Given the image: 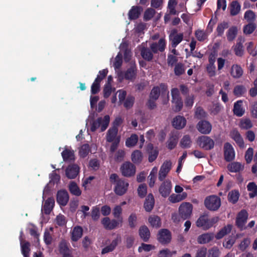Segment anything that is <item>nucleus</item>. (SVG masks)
Wrapping results in <instances>:
<instances>
[{
	"label": "nucleus",
	"mask_w": 257,
	"mask_h": 257,
	"mask_svg": "<svg viewBox=\"0 0 257 257\" xmlns=\"http://www.w3.org/2000/svg\"><path fill=\"white\" fill-rule=\"evenodd\" d=\"M183 34L179 33L178 35H176L173 37H170L169 38V41L171 43V47L175 48L179 44H180L183 39Z\"/></svg>",
	"instance_id": "obj_41"
},
{
	"label": "nucleus",
	"mask_w": 257,
	"mask_h": 257,
	"mask_svg": "<svg viewBox=\"0 0 257 257\" xmlns=\"http://www.w3.org/2000/svg\"><path fill=\"white\" fill-rule=\"evenodd\" d=\"M192 145V141L190 137L188 135H184L181 139L180 142V146L183 149L190 148Z\"/></svg>",
	"instance_id": "obj_47"
},
{
	"label": "nucleus",
	"mask_w": 257,
	"mask_h": 257,
	"mask_svg": "<svg viewBox=\"0 0 257 257\" xmlns=\"http://www.w3.org/2000/svg\"><path fill=\"white\" fill-rule=\"evenodd\" d=\"M137 68L135 64H132L130 67L124 72H121L118 74L120 79L133 81L137 76Z\"/></svg>",
	"instance_id": "obj_6"
},
{
	"label": "nucleus",
	"mask_w": 257,
	"mask_h": 257,
	"mask_svg": "<svg viewBox=\"0 0 257 257\" xmlns=\"http://www.w3.org/2000/svg\"><path fill=\"white\" fill-rule=\"evenodd\" d=\"M100 82L97 80H94L91 87V93L92 94H96L100 91Z\"/></svg>",
	"instance_id": "obj_61"
},
{
	"label": "nucleus",
	"mask_w": 257,
	"mask_h": 257,
	"mask_svg": "<svg viewBox=\"0 0 257 257\" xmlns=\"http://www.w3.org/2000/svg\"><path fill=\"white\" fill-rule=\"evenodd\" d=\"M246 92V89L242 85H238L234 87L233 89V94L237 97L242 96Z\"/></svg>",
	"instance_id": "obj_54"
},
{
	"label": "nucleus",
	"mask_w": 257,
	"mask_h": 257,
	"mask_svg": "<svg viewBox=\"0 0 257 257\" xmlns=\"http://www.w3.org/2000/svg\"><path fill=\"white\" fill-rule=\"evenodd\" d=\"M109 180L112 184L115 185L114 191L116 195L122 196L126 192L129 183L125 179L119 178L116 174L113 173L110 175Z\"/></svg>",
	"instance_id": "obj_1"
},
{
	"label": "nucleus",
	"mask_w": 257,
	"mask_h": 257,
	"mask_svg": "<svg viewBox=\"0 0 257 257\" xmlns=\"http://www.w3.org/2000/svg\"><path fill=\"white\" fill-rule=\"evenodd\" d=\"M79 172V167L77 165L72 164L69 165L65 170V175L70 179L75 178Z\"/></svg>",
	"instance_id": "obj_18"
},
{
	"label": "nucleus",
	"mask_w": 257,
	"mask_h": 257,
	"mask_svg": "<svg viewBox=\"0 0 257 257\" xmlns=\"http://www.w3.org/2000/svg\"><path fill=\"white\" fill-rule=\"evenodd\" d=\"M178 139L179 136L177 133H171L167 141L168 149L170 150L174 149L178 144Z\"/></svg>",
	"instance_id": "obj_28"
},
{
	"label": "nucleus",
	"mask_w": 257,
	"mask_h": 257,
	"mask_svg": "<svg viewBox=\"0 0 257 257\" xmlns=\"http://www.w3.org/2000/svg\"><path fill=\"white\" fill-rule=\"evenodd\" d=\"M55 204V200L53 197H49L45 202L43 207V210L46 214H49L52 210Z\"/></svg>",
	"instance_id": "obj_33"
},
{
	"label": "nucleus",
	"mask_w": 257,
	"mask_h": 257,
	"mask_svg": "<svg viewBox=\"0 0 257 257\" xmlns=\"http://www.w3.org/2000/svg\"><path fill=\"white\" fill-rule=\"evenodd\" d=\"M139 234L144 242H148L151 236L150 230L145 225L140 226L139 229Z\"/></svg>",
	"instance_id": "obj_27"
},
{
	"label": "nucleus",
	"mask_w": 257,
	"mask_h": 257,
	"mask_svg": "<svg viewBox=\"0 0 257 257\" xmlns=\"http://www.w3.org/2000/svg\"><path fill=\"white\" fill-rule=\"evenodd\" d=\"M146 151L149 155L148 161L150 163L154 162L158 157L159 150L157 147H154L152 143H149L147 146Z\"/></svg>",
	"instance_id": "obj_16"
},
{
	"label": "nucleus",
	"mask_w": 257,
	"mask_h": 257,
	"mask_svg": "<svg viewBox=\"0 0 257 257\" xmlns=\"http://www.w3.org/2000/svg\"><path fill=\"white\" fill-rule=\"evenodd\" d=\"M147 193V187L146 184H141L138 188V193L139 196L141 198H144Z\"/></svg>",
	"instance_id": "obj_58"
},
{
	"label": "nucleus",
	"mask_w": 257,
	"mask_h": 257,
	"mask_svg": "<svg viewBox=\"0 0 257 257\" xmlns=\"http://www.w3.org/2000/svg\"><path fill=\"white\" fill-rule=\"evenodd\" d=\"M172 189L171 182L169 180L164 181L159 189V191L161 196L163 197H167L170 195Z\"/></svg>",
	"instance_id": "obj_17"
},
{
	"label": "nucleus",
	"mask_w": 257,
	"mask_h": 257,
	"mask_svg": "<svg viewBox=\"0 0 257 257\" xmlns=\"http://www.w3.org/2000/svg\"><path fill=\"white\" fill-rule=\"evenodd\" d=\"M69 190L70 192L74 195L79 196L81 194V191L77 184L72 181L69 185Z\"/></svg>",
	"instance_id": "obj_48"
},
{
	"label": "nucleus",
	"mask_w": 257,
	"mask_h": 257,
	"mask_svg": "<svg viewBox=\"0 0 257 257\" xmlns=\"http://www.w3.org/2000/svg\"><path fill=\"white\" fill-rule=\"evenodd\" d=\"M171 95L174 111L175 112L181 111L183 106V102L179 89L177 88H172L171 89Z\"/></svg>",
	"instance_id": "obj_3"
},
{
	"label": "nucleus",
	"mask_w": 257,
	"mask_h": 257,
	"mask_svg": "<svg viewBox=\"0 0 257 257\" xmlns=\"http://www.w3.org/2000/svg\"><path fill=\"white\" fill-rule=\"evenodd\" d=\"M82 228L79 226H75L72 232L71 239L74 241H77L82 237Z\"/></svg>",
	"instance_id": "obj_40"
},
{
	"label": "nucleus",
	"mask_w": 257,
	"mask_h": 257,
	"mask_svg": "<svg viewBox=\"0 0 257 257\" xmlns=\"http://www.w3.org/2000/svg\"><path fill=\"white\" fill-rule=\"evenodd\" d=\"M120 171L124 177H131L135 175L136 167L130 162H125L120 166Z\"/></svg>",
	"instance_id": "obj_10"
},
{
	"label": "nucleus",
	"mask_w": 257,
	"mask_h": 257,
	"mask_svg": "<svg viewBox=\"0 0 257 257\" xmlns=\"http://www.w3.org/2000/svg\"><path fill=\"white\" fill-rule=\"evenodd\" d=\"M140 51L141 55L144 60L149 62L151 61L153 59V52L150 48L143 47L141 48Z\"/></svg>",
	"instance_id": "obj_32"
},
{
	"label": "nucleus",
	"mask_w": 257,
	"mask_h": 257,
	"mask_svg": "<svg viewBox=\"0 0 257 257\" xmlns=\"http://www.w3.org/2000/svg\"><path fill=\"white\" fill-rule=\"evenodd\" d=\"M56 200L60 205L65 206L69 201L68 192L64 190L58 191L57 194Z\"/></svg>",
	"instance_id": "obj_19"
},
{
	"label": "nucleus",
	"mask_w": 257,
	"mask_h": 257,
	"mask_svg": "<svg viewBox=\"0 0 257 257\" xmlns=\"http://www.w3.org/2000/svg\"><path fill=\"white\" fill-rule=\"evenodd\" d=\"M233 226L231 224H227L222 228L215 235V237L217 239H220L223 238L225 235L229 233L232 229Z\"/></svg>",
	"instance_id": "obj_38"
},
{
	"label": "nucleus",
	"mask_w": 257,
	"mask_h": 257,
	"mask_svg": "<svg viewBox=\"0 0 257 257\" xmlns=\"http://www.w3.org/2000/svg\"><path fill=\"white\" fill-rule=\"evenodd\" d=\"M229 27L228 23L226 22H223L219 24L216 28V32L218 36H222L224 33V30Z\"/></svg>",
	"instance_id": "obj_56"
},
{
	"label": "nucleus",
	"mask_w": 257,
	"mask_h": 257,
	"mask_svg": "<svg viewBox=\"0 0 257 257\" xmlns=\"http://www.w3.org/2000/svg\"><path fill=\"white\" fill-rule=\"evenodd\" d=\"M118 133V128L112 127L110 128L106 134V141L111 143L114 141Z\"/></svg>",
	"instance_id": "obj_42"
},
{
	"label": "nucleus",
	"mask_w": 257,
	"mask_h": 257,
	"mask_svg": "<svg viewBox=\"0 0 257 257\" xmlns=\"http://www.w3.org/2000/svg\"><path fill=\"white\" fill-rule=\"evenodd\" d=\"M243 70L240 65L234 64L231 66L230 74L234 78H239L243 74Z\"/></svg>",
	"instance_id": "obj_36"
},
{
	"label": "nucleus",
	"mask_w": 257,
	"mask_h": 257,
	"mask_svg": "<svg viewBox=\"0 0 257 257\" xmlns=\"http://www.w3.org/2000/svg\"><path fill=\"white\" fill-rule=\"evenodd\" d=\"M239 126L241 130H247L253 126V124L249 118H242L240 120Z\"/></svg>",
	"instance_id": "obj_43"
},
{
	"label": "nucleus",
	"mask_w": 257,
	"mask_h": 257,
	"mask_svg": "<svg viewBox=\"0 0 257 257\" xmlns=\"http://www.w3.org/2000/svg\"><path fill=\"white\" fill-rule=\"evenodd\" d=\"M135 97L132 95H128L123 103V106L126 109L131 108L135 102Z\"/></svg>",
	"instance_id": "obj_60"
},
{
	"label": "nucleus",
	"mask_w": 257,
	"mask_h": 257,
	"mask_svg": "<svg viewBox=\"0 0 257 257\" xmlns=\"http://www.w3.org/2000/svg\"><path fill=\"white\" fill-rule=\"evenodd\" d=\"M228 10L231 16H235L240 13L241 5L237 1H233L229 4Z\"/></svg>",
	"instance_id": "obj_25"
},
{
	"label": "nucleus",
	"mask_w": 257,
	"mask_h": 257,
	"mask_svg": "<svg viewBox=\"0 0 257 257\" xmlns=\"http://www.w3.org/2000/svg\"><path fill=\"white\" fill-rule=\"evenodd\" d=\"M23 235V232L21 231L20 232V240L21 241L22 253L24 257H28L29 256L30 251V243L28 241H26L24 243H22Z\"/></svg>",
	"instance_id": "obj_34"
},
{
	"label": "nucleus",
	"mask_w": 257,
	"mask_h": 257,
	"mask_svg": "<svg viewBox=\"0 0 257 257\" xmlns=\"http://www.w3.org/2000/svg\"><path fill=\"white\" fill-rule=\"evenodd\" d=\"M197 227H201L204 230H207L211 227V224L209 225L208 217L207 215L200 216L196 221Z\"/></svg>",
	"instance_id": "obj_23"
},
{
	"label": "nucleus",
	"mask_w": 257,
	"mask_h": 257,
	"mask_svg": "<svg viewBox=\"0 0 257 257\" xmlns=\"http://www.w3.org/2000/svg\"><path fill=\"white\" fill-rule=\"evenodd\" d=\"M196 127L201 134L208 135L211 131L212 125L208 121L202 120L197 123Z\"/></svg>",
	"instance_id": "obj_14"
},
{
	"label": "nucleus",
	"mask_w": 257,
	"mask_h": 257,
	"mask_svg": "<svg viewBox=\"0 0 257 257\" xmlns=\"http://www.w3.org/2000/svg\"><path fill=\"white\" fill-rule=\"evenodd\" d=\"M109 120L110 117L108 115H105L103 118L98 117L91 123L90 130L92 132H94L97 128L100 126L101 132H104L107 128Z\"/></svg>",
	"instance_id": "obj_4"
},
{
	"label": "nucleus",
	"mask_w": 257,
	"mask_h": 257,
	"mask_svg": "<svg viewBox=\"0 0 257 257\" xmlns=\"http://www.w3.org/2000/svg\"><path fill=\"white\" fill-rule=\"evenodd\" d=\"M90 148L88 144H83L81 146L79 151V154L80 157L85 158L90 153Z\"/></svg>",
	"instance_id": "obj_52"
},
{
	"label": "nucleus",
	"mask_w": 257,
	"mask_h": 257,
	"mask_svg": "<svg viewBox=\"0 0 257 257\" xmlns=\"http://www.w3.org/2000/svg\"><path fill=\"white\" fill-rule=\"evenodd\" d=\"M244 168V164L238 162H231L227 166V170L232 173H239L243 170Z\"/></svg>",
	"instance_id": "obj_26"
},
{
	"label": "nucleus",
	"mask_w": 257,
	"mask_h": 257,
	"mask_svg": "<svg viewBox=\"0 0 257 257\" xmlns=\"http://www.w3.org/2000/svg\"><path fill=\"white\" fill-rule=\"evenodd\" d=\"M214 237V234L212 232L203 233L197 237V242L199 244H205L212 240Z\"/></svg>",
	"instance_id": "obj_30"
},
{
	"label": "nucleus",
	"mask_w": 257,
	"mask_h": 257,
	"mask_svg": "<svg viewBox=\"0 0 257 257\" xmlns=\"http://www.w3.org/2000/svg\"><path fill=\"white\" fill-rule=\"evenodd\" d=\"M240 194L238 190H233L228 194V200L232 204H235L238 200Z\"/></svg>",
	"instance_id": "obj_46"
},
{
	"label": "nucleus",
	"mask_w": 257,
	"mask_h": 257,
	"mask_svg": "<svg viewBox=\"0 0 257 257\" xmlns=\"http://www.w3.org/2000/svg\"><path fill=\"white\" fill-rule=\"evenodd\" d=\"M235 54L239 57H241L243 55V45L240 43H237L234 49Z\"/></svg>",
	"instance_id": "obj_64"
},
{
	"label": "nucleus",
	"mask_w": 257,
	"mask_h": 257,
	"mask_svg": "<svg viewBox=\"0 0 257 257\" xmlns=\"http://www.w3.org/2000/svg\"><path fill=\"white\" fill-rule=\"evenodd\" d=\"M224 157L226 162H231L235 158V152L232 146L229 143L224 145Z\"/></svg>",
	"instance_id": "obj_12"
},
{
	"label": "nucleus",
	"mask_w": 257,
	"mask_h": 257,
	"mask_svg": "<svg viewBox=\"0 0 257 257\" xmlns=\"http://www.w3.org/2000/svg\"><path fill=\"white\" fill-rule=\"evenodd\" d=\"M248 217V213L245 209H242L237 213L235 219V225L240 230H245V225Z\"/></svg>",
	"instance_id": "obj_7"
},
{
	"label": "nucleus",
	"mask_w": 257,
	"mask_h": 257,
	"mask_svg": "<svg viewBox=\"0 0 257 257\" xmlns=\"http://www.w3.org/2000/svg\"><path fill=\"white\" fill-rule=\"evenodd\" d=\"M138 141V137L136 134H133L125 141V145L127 147H132L136 145Z\"/></svg>",
	"instance_id": "obj_53"
},
{
	"label": "nucleus",
	"mask_w": 257,
	"mask_h": 257,
	"mask_svg": "<svg viewBox=\"0 0 257 257\" xmlns=\"http://www.w3.org/2000/svg\"><path fill=\"white\" fill-rule=\"evenodd\" d=\"M229 136L240 148H243L244 147L243 139L239 132L236 128L232 130L230 132Z\"/></svg>",
	"instance_id": "obj_20"
},
{
	"label": "nucleus",
	"mask_w": 257,
	"mask_h": 257,
	"mask_svg": "<svg viewBox=\"0 0 257 257\" xmlns=\"http://www.w3.org/2000/svg\"><path fill=\"white\" fill-rule=\"evenodd\" d=\"M115 91V88H112L111 85H104L103 89V97L107 98L110 96L112 92Z\"/></svg>",
	"instance_id": "obj_59"
},
{
	"label": "nucleus",
	"mask_w": 257,
	"mask_h": 257,
	"mask_svg": "<svg viewBox=\"0 0 257 257\" xmlns=\"http://www.w3.org/2000/svg\"><path fill=\"white\" fill-rule=\"evenodd\" d=\"M193 210V205L189 202H184L179 207V214L183 220L190 218Z\"/></svg>",
	"instance_id": "obj_8"
},
{
	"label": "nucleus",
	"mask_w": 257,
	"mask_h": 257,
	"mask_svg": "<svg viewBox=\"0 0 257 257\" xmlns=\"http://www.w3.org/2000/svg\"><path fill=\"white\" fill-rule=\"evenodd\" d=\"M155 11L152 8L147 9L144 15V20L145 21H148L153 18L155 14Z\"/></svg>",
	"instance_id": "obj_57"
},
{
	"label": "nucleus",
	"mask_w": 257,
	"mask_h": 257,
	"mask_svg": "<svg viewBox=\"0 0 257 257\" xmlns=\"http://www.w3.org/2000/svg\"><path fill=\"white\" fill-rule=\"evenodd\" d=\"M137 217L135 213H132L128 218V222L131 228H134L137 225Z\"/></svg>",
	"instance_id": "obj_62"
},
{
	"label": "nucleus",
	"mask_w": 257,
	"mask_h": 257,
	"mask_svg": "<svg viewBox=\"0 0 257 257\" xmlns=\"http://www.w3.org/2000/svg\"><path fill=\"white\" fill-rule=\"evenodd\" d=\"M148 221L151 226L154 228H160L162 225L160 217L156 215H151L148 218Z\"/></svg>",
	"instance_id": "obj_37"
},
{
	"label": "nucleus",
	"mask_w": 257,
	"mask_h": 257,
	"mask_svg": "<svg viewBox=\"0 0 257 257\" xmlns=\"http://www.w3.org/2000/svg\"><path fill=\"white\" fill-rule=\"evenodd\" d=\"M143 8L141 6H133L128 13V19L134 20L138 19L143 12Z\"/></svg>",
	"instance_id": "obj_22"
},
{
	"label": "nucleus",
	"mask_w": 257,
	"mask_h": 257,
	"mask_svg": "<svg viewBox=\"0 0 257 257\" xmlns=\"http://www.w3.org/2000/svg\"><path fill=\"white\" fill-rule=\"evenodd\" d=\"M204 205L210 211H216L221 205L220 198L216 195L208 196L204 200Z\"/></svg>",
	"instance_id": "obj_5"
},
{
	"label": "nucleus",
	"mask_w": 257,
	"mask_h": 257,
	"mask_svg": "<svg viewBox=\"0 0 257 257\" xmlns=\"http://www.w3.org/2000/svg\"><path fill=\"white\" fill-rule=\"evenodd\" d=\"M172 239L171 232L168 229H161L158 232L157 239L162 244H167Z\"/></svg>",
	"instance_id": "obj_11"
},
{
	"label": "nucleus",
	"mask_w": 257,
	"mask_h": 257,
	"mask_svg": "<svg viewBox=\"0 0 257 257\" xmlns=\"http://www.w3.org/2000/svg\"><path fill=\"white\" fill-rule=\"evenodd\" d=\"M166 40L164 38H161L158 42L152 43L150 46V49L154 54H157L158 52H163L166 48Z\"/></svg>",
	"instance_id": "obj_13"
},
{
	"label": "nucleus",
	"mask_w": 257,
	"mask_h": 257,
	"mask_svg": "<svg viewBox=\"0 0 257 257\" xmlns=\"http://www.w3.org/2000/svg\"><path fill=\"white\" fill-rule=\"evenodd\" d=\"M247 191L249 192L248 195L250 198L257 196V185L254 182H249L247 185Z\"/></svg>",
	"instance_id": "obj_44"
},
{
	"label": "nucleus",
	"mask_w": 257,
	"mask_h": 257,
	"mask_svg": "<svg viewBox=\"0 0 257 257\" xmlns=\"http://www.w3.org/2000/svg\"><path fill=\"white\" fill-rule=\"evenodd\" d=\"M174 74L176 76H180L185 73V65L181 63H177L174 67Z\"/></svg>",
	"instance_id": "obj_49"
},
{
	"label": "nucleus",
	"mask_w": 257,
	"mask_h": 257,
	"mask_svg": "<svg viewBox=\"0 0 257 257\" xmlns=\"http://www.w3.org/2000/svg\"><path fill=\"white\" fill-rule=\"evenodd\" d=\"M237 33V29L235 26L230 27L227 31L226 36L228 41H233L236 37Z\"/></svg>",
	"instance_id": "obj_51"
},
{
	"label": "nucleus",
	"mask_w": 257,
	"mask_h": 257,
	"mask_svg": "<svg viewBox=\"0 0 257 257\" xmlns=\"http://www.w3.org/2000/svg\"><path fill=\"white\" fill-rule=\"evenodd\" d=\"M132 162L136 164H140L143 160V154L140 150L134 151L131 155Z\"/></svg>",
	"instance_id": "obj_45"
},
{
	"label": "nucleus",
	"mask_w": 257,
	"mask_h": 257,
	"mask_svg": "<svg viewBox=\"0 0 257 257\" xmlns=\"http://www.w3.org/2000/svg\"><path fill=\"white\" fill-rule=\"evenodd\" d=\"M169 91L168 90V86L165 83H161L160 86H154L151 91L149 97L152 98L155 100H157L160 94L162 97L166 96L169 97Z\"/></svg>",
	"instance_id": "obj_2"
},
{
	"label": "nucleus",
	"mask_w": 257,
	"mask_h": 257,
	"mask_svg": "<svg viewBox=\"0 0 257 257\" xmlns=\"http://www.w3.org/2000/svg\"><path fill=\"white\" fill-rule=\"evenodd\" d=\"M172 163L171 161H166L164 162L161 166L160 170L159 172V180L162 181L166 178L168 173L169 172L171 169Z\"/></svg>",
	"instance_id": "obj_15"
},
{
	"label": "nucleus",
	"mask_w": 257,
	"mask_h": 257,
	"mask_svg": "<svg viewBox=\"0 0 257 257\" xmlns=\"http://www.w3.org/2000/svg\"><path fill=\"white\" fill-rule=\"evenodd\" d=\"M256 28L255 23H248L243 27V32L245 35L252 34Z\"/></svg>",
	"instance_id": "obj_50"
},
{
	"label": "nucleus",
	"mask_w": 257,
	"mask_h": 257,
	"mask_svg": "<svg viewBox=\"0 0 257 257\" xmlns=\"http://www.w3.org/2000/svg\"><path fill=\"white\" fill-rule=\"evenodd\" d=\"M197 142L200 147L206 151L211 150L214 147V141L207 136L198 137Z\"/></svg>",
	"instance_id": "obj_9"
},
{
	"label": "nucleus",
	"mask_w": 257,
	"mask_h": 257,
	"mask_svg": "<svg viewBox=\"0 0 257 257\" xmlns=\"http://www.w3.org/2000/svg\"><path fill=\"white\" fill-rule=\"evenodd\" d=\"M155 205V199L152 193H149L146 198L144 208L146 211L150 212L154 208Z\"/></svg>",
	"instance_id": "obj_24"
},
{
	"label": "nucleus",
	"mask_w": 257,
	"mask_h": 257,
	"mask_svg": "<svg viewBox=\"0 0 257 257\" xmlns=\"http://www.w3.org/2000/svg\"><path fill=\"white\" fill-rule=\"evenodd\" d=\"M242 101L238 100L234 104L233 111L234 115L237 116L241 117L244 113V110L242 107Z\"/></svg>",
	"instance_id": "obj_39"
},
{
	"label": "nucleus",
	"mask_w": 257,
	"mask_h": 257,
	"mask_svg": "<svg viewBox=\"0 0 257 257\" xmlns=\"http://www.w3.org/2000/svg\"><path fill=\"white\" fill-rule=\"evenodd\" d=\"M121 238L120 235H117L116 237L113 239L111 243L105 246L101 250V254H104L112 251L116 247L119 242H121Z\"/></svg>",
	"instance_id": "obj_21"
},
{
	"label": "nucleus",
	"mask_w": 257,
	"mask_h": 257,
	"mask_svg": "<svg viewBox=\"0 0 257 257\" xmlns=\"http://www.w3.org/2000/svg\"><path fill=\"white\" fill-rule=\"evenodd\" d=\"M209 64L206 67V70L210 76L215 75V66L214 63L215 62V56L213 54L210 55L209 57Z\"/></svg>",
	"instance_id": "obj_35"
},
{
	"label": "nucleus",
	"mask_w": 257,
	"mask_h": 257,
	"mask_svg": "<svg viewBox=\"0 0 257 257\" xmlns=\"http://www.w3.org/2000/svg\"><path fill=\"white\" fill-rule=\"evenodd\" d=\"M186 124L185 118L182 116L178 115L174 118L172 121V125L174 128L180 130L184 127Z\"/></svg>",
	"instance_id": "obj_29"
},
{
	"label": "nucleus",
	"mask_w": 257,
	"mask_h": 257,
	"mask_svg": "<svg viewBox=\"0 0 257 257\" xmlns=\"http://www.w3.org/2000/svg\"><path fill=\"white\" fill-rule=\"evenodd\" d=\"M91 216L93 220H97L100 217V209L98 206H93L92 208Z\"/></svg>",
	"instance_id": "obj_63"
},
{
	"label": "nucleus",
	"mask_w": 257,
	"mask_h": 257,
	"mask_svg": "<svg viewBox=\"0 0 257 257\" xmlns=\"http://www.w3.org/2000/svg\"><path fill=\"white\" fill-rule=\"evenodd\" d=\"M244 18L248 23H254L255 20V13L251 10L246 11L244 15Z\"/></svg>",
	"instance_id": "obj_55"
},
{
	"label": "nucleus",
	"mask_w": 257,
	"mask_h": 257,
	"mask_svg": "<svg viewBox=\"0 0 257 257\" xmlns=\"http://www.w3.org/2000/svg\"><path fill=\"white\" fill-rule=\"evenodd\" d=\"M64 162H71L75 160L74 152L73 150L65 148L61 153Z\"/></svg>",
	"instance_id": "obj_31"
}]
</instances>
